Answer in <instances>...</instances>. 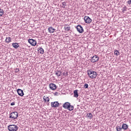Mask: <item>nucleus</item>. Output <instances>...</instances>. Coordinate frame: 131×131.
Returning <instances> with one entry per match:
<instances>
[{"instance_id": "1", "label": "nucleus", "mask_w": 131, "mask_h": 131, "mask_svg": "<svg viewBox=\"0 0 131 131\" xmlns=\"http://www.w3.org/2000/svg\"><path fill=\"white\" fill-rule=\"evenodd\" d=\"M62 107H63L64 109H68L69 111H73V109H74L73 105H71L69 102L64 103L63 104Z\"/></svg>"}, {"instance_id": "2", "label": "nucleus", "mask_w": 131, "mask_h": 131, "mask_svg": "<svg viewBox=\"0 0 131 131\" xmlns=\"http://www.w3.org/2000/svg\"><path fill=\"white\" fill-rule=\"evenodd\" d=\"M88 75L90 78H96L97 77V72L96 71H93L92 70H88L87 71Z\"/></svg>"}, {"instance_id": "3", "label": "nucleus", "mask_w": 131, "mask_h": 131, "mask_svg": "<svg viewBox=\"0 0 131 131\" xmlns=\"http://www.w3.org/2000/svg\"><path fill=\"white\" fill-rule=\"evenodd\" d=\"M18 113L17 112H13L10 114L9 118H12V119L15 120L18 118Z\"/></svg>"}, {"instance_id": "4", "label": "nucleus", "mask_w": 131, "mask_h": 131, "mask_svg": "<svg viewBox=\"0 0 131 131\" xmlns=\"http://www.w3.org/2000/svg\"><path fill=\"white\" fill-rule=\"evenodd\" d=\"M8 128L9 131H17L18 126L16 125H9Z\"/></svg>"}, {"instance_id": "5", "label": "nucleus", "mask_w": 131, "mask_h": 131, "mask_svg": "<svg viewBox=\"0 0 131 131\" xmlns=\"http://www.w3.org/2000/svg\"><path fill=\"white\" fill-rule=\"evenodd\" d=\"M28 42H29V43L30 45H31V46H33V47H35V46H36V40L33 39H28Z\"/></svg>"}, {"instance_id": "6", "label": "nucleus", "mask_w": 131, "mask_h": 131, "mask_svg": "<svg viewBox=\"0 0 131 131\" xmlns=\"http://www.w3.org/2000/svg\"><path fill=\"white\" fill-rule=\"evenodd\" d=\"M99 61V57L97 56V55H95L93 56L91 59V61L92 63H96V62H98Z\"/></svg>"}, {"instance_id": "7", "label": "nucleus", "mask_w": 131, "mask_h": 131, "mask_svg": "<svg viewBox=\"0 0 131 131\" xmlns=\"http://www.w3.org/2000/svg\"><path fill=\"white\" fill-rule=\"evenodd\" d=\"M76 29L77 30L78 32H79V33H83V28H82L81 27V26L80 25H78L77 27H76Z\"/></svg>"}, {"instance_id": "8", "label": "nucleus", "mask_w": 131, "mask_h": 131, "mask_svg": "<svg viewBox=\"0 0 131 131\" xmlns=\"http://www.w3.org/2000/svg\"><path fill=\"white\" fill-rule=\"evenodd\" d=\"M84 20L85 23H86L87 24H90V23L92 22V19H91V18H90V17L88 16L84 17Z\"/></svg>"}, {"instance_id": "9", "label": "nucleus", "mask_w": 131, "mask_h": 131, "mask_svg": "<svg viewBox=\"0 0 131 131\" xmlns=\"http://www.w3.org/2000/svg\"><path fill=\"white\" fill-rule=\"evenodd\" d=\"M51 106L53 107V108H57V107H59V102L58 101L51 102Z\"/></svg>"}, {"instance_id": "10", "label": "nucleus", "mask_w": 131, "mask_h": 131, "mask_svg": "<svg viewBox=\"0 0 131 131\" xmlns=\"http://www.w3.org/2000/svg\"><path fill=\"white\" fill-rule=\"evenodd\" d=\"M17 92L18 95L20 97H23V96H24V92H23V90L21 89H17Z\"/></svg>"}, {"instance_id": "11", "label": "nucleus", "mask_w": 131, "mask_h": 131, "mask_svg": "<svg viewBox=\"0 0 131 131\" xmlns=\"http://www.w3.org/2000/svg\"><path fill=\"white\" fill-rule=\"evenodd\" d=\"M48 32H49V33H54V32H55V30H56V29H54V28L52 27H50L48 29Z\"/></svg>"}, {"instance_id": "12", "label": "nucleus", "mask_w": 131, "mask_h": 131, "mask_svg": "<svg viewBox=\"0 0 131 131\" xmlns=\"http://www.w3.org/2000/svg\"><path fill=\"white\" fill-rule=\"evenodd\" d=\"M50 89H51V90H56V89H57V86L56 85V84H54V83H50Z\"/></svg>"}, {"instance_id": "13", "label": "nucleus", "mask_w": 131, "mask_h": 131, "mask_svg": "<svg viewBox=\"0 0 131 131\" xmlns=\"http://www.w3.org/2000/svg\"><path fill=\"white\" fill-rule=\"evenodd\" d=\"M12 47H13L14 49H18V48H19L20 46H19V44H18L17 43H13Z\"/></svg>"}, {"instance_id": "14", "label": "nucleus", "mask_w": 131, "mask_h": 131, "mask_svg": "<svg viewBox=\"0 0 131 131\" xmlns=\"http://www.w3.org/2000/svg\"><path fill=\"white\" fill-rule=\"evenodd\" d=\"M78 90H75L74 91V94L75 98H78Z\"/></svg>"}, {"instance_id": "15", "label": "nucleus", "mask_w": 131, "mask_h": 131, "mask_svg": "<svg viewBox=\"0 0 131 131\" xmlns=\"http://www.w3.org/2000/svg\"><path fill=\"white\" fill-rule=\"evenodd\" d=\"M128 127V125H127L126 124H123L122 126V129H127V128Z\"/></svg>"}, {"instance_id": "16", "label": "nucleus", "mask_w": 131, "mask_h": 131, "mask_svg": "<svg viewBox=\"0 0 131 131\" xmlns=\"http://www.w3.org/2000/svg\"><path fill=\"white\" fill-rule=\"evenodd\" d=\"M55 75H57L58 77L61 76V72L60 71H57L56 72H55Z\"/></svg>"}, {"instance_id": "17", "label": "nucleus", "mask_w": 131, "mask_h": 131, "mask_svg": "<svg viewBox=\"0 0 131 131\" xmlns=\"http://www.w3.org/2000/svg\"><path fill=\"white\" fill-rule=\"evenodd\" d=\"M11 39H12L10 37H9L8 38L6 37L5 41H6V42H7V43H9V42H11Z\"/></svg>"}, {"instance_id": "18", "label": "nucleus", "mask_w": 131, "mask_h": 131, "mask_svg": "<svg viewBox=\"0 0 131 131\" xmlns=\"http://www.w3.org/2000/svg\"><path fill=\"white\" fill-rule=\"evenodd\" d=\"M43 100H44L45 102H47V101L49 102L50 98H49V97L44 96Z\"/></svg>"}, {"instance_id": "19", "label": "nucleus", "mask_w": 131, "mask_h": 131, "mask_svg": "<svg viewBox=\"0 0 131 131\" xmlns=\"http://www.w3.org/2000/svg\"><path fill=\"white\" fill-rule=\"evenodd\" d=\"M127 10V8L126 7V6H124L122 7V12L123 13H124V12H126Z\"/></svg>"}, {"instance_id": "20", "label": "nucleus", "mask_w": 131, "mask_h": 131, "mask_svg": "<svg viewBox=\"0 0 131 131\" xmlns=\"http://www.w3.org/2000/svg\"><path fill=\"white\" fill-rule=\"evenodd\" d=\"M86 116L88 117H89L90 119H92V118H93V114H92V113H89L86 115Z\"/></svg>"}, {"instance_id": "21", "label": "nucleus", "mask_w": 131, "mask_h": 131, "mask_svg": "<svg viewBox=\"0 0 131 131\" xmlns=\"http://www.w3.org/2000/svg\"><path fill=\"white\" fill-rule=\"evenodd\" d=\"M114 54L117 56H119L120 55V54L119 53V52H118V51L117 50H115Z\"/></svg>"}, {"instance_id": "22", "label": "nucleus", "mask_w": 131, "mask_h": 131, "mask_svg": "<svg viewBox=\"0 0 131 131\" xmlns=\"http://www.w3.org/2000/svg\"><path fill=\"white\" fill-rule=\"evenodd\" d=\"M39 50L40 51V54H44L45 53V51L43 50V49H42V48H40Z\"/></svg>"}, {"instance_id": "23", "label": "nucleus", "mask_w": 131, "mask_h": 131, "mask_svg": "<svg viewBox=\"0 0 131 131\" xmlns=\"http://www.w3.org/2000/svg\"><path fill=\"white\" fill-rule=\"evenodd\" d=\"M64 29L66 31H69L70 30V27H64Z\"/></svg>"}, {"instance_id": "24", "label": "nucleus", "mask_w": 131, "mask_h": 131, "mask_svg": "<svg viewBox=\"0 0 131 131\" xmlns=\"http://www.w3.org/2000/svg\"><path fill=\"white\" fill-rule=\"evenodd\" d=\"M5 12H4V10H3V9H0V17H2V16H3V14Z\"/></svg>"}, {"instance_id": "25", "label": "nucleus", "mask_w": 131, "mask_h": 131, "mask_svg": "<svg viewBox=\"0 0 131 131\" xmlns=\"http://www.w3.org/2000/svg\"><path fill=\"white\" fill-rule=\"evenodd\" d=\"M121 129H122V127H120L119 126L116 127L117 131H121Z\"/></svg>"}, {"instance_id": "26", "label": "nucleus", "mask_w": 131, "mask_h": 131, "mask_svg": "<svg viewBox=\"0 0 131 131\" xmlns=\"http://www.w3.org/2000/svg\"><path fill=\"white\" fill-rule=\"evenodd\" d=\"M84 89H88V88H89V84H87V83H85V84H84Z\"/></svg>"}, {"instance_id": "27", "label": "nucleus", "mask_w": 131, "mask_h": 131, "mask_svg": "<svg viewBox=\"0 0 131 131\" xmlns=\"http://www.w3.org/2000/svg\"><path fill=\"white\" fill-rule=\"evenodd\" d=\"M62 7H64V8H65V7H66V2H64L63 3H62Z\"/></svg>"}, {"instance_id": "28", "label": "nucleus", "mask_w": 131, "mask_h": 131, "mask_svg": "<svg viewBox=\"0 0 131 131\" xmlns=\"http://www.w3.org/2000/svg\"><path fill=\"white\" fill-rule=\"evenodd\" d=\"M63 75L64 76H67V75H68V73L67 72L63 73Z\"/></svg>"}, {"instance_id": "29", "label": "nucleus", "mask_w": 131, "mask_h": 131, "mask_svg": "<svg viewBox=\"0 0 131 131\" xmlns=\"http://www.w3.org/2000/svg\"><path fill=\"white\" fill-rule=\"evenodd\" d=\"M127 3V4H128V5H130V4H131V0L128 1Z\"/></svg>"}, {"instance_id": "30", "label": "nucleus", "mask_w": 131, "mask_h": 131, "mask_svg": "<svg viewBox=\"0 0 131 131\" xmlns=\"http://www.w3.org/2000/svg\"><path fill=\"white\" fill-rule=\"evenodd\" d=\"M11 106H14L15 105V102H12L10 104Z\"/></svg>"}, {"instance_id": "31", "label": "nucleus", "mask_w": 131, "mask_h": 131, "mask_svg": "<svg viewBox=\"0 0 131 131\" xmlns=\"http://www.w3.org/2000/svg\"><path fill=\"white\" fill-rule=\"evenodd\" d=\"M58 92H55V96H58Z\"/></svg>"}, {"instance_id": "32", "label": "nucleus", "mask_w": 131, "mask_h": 131, "mask_svg": "<svg viewBox=\"0 0 131 131\" xmlns=\"http://www.w3.org/2000/svg\"><path fill=\"white\" fill-rule=\"evenodd\" d=\"M17 71H19V69H17Z\"/></svg>"}, {"instance_id": "33", "label": "nucleus", "mask_w": 131, "mask_h": 131, "mask_svg": "<svg viewBox=\"0 0 131 131\" xmlns=\"http://www.w3.org/2000/svg\"><path fill=\"white\" fill-rule=\"evenodd\" d=\"M17 71H19V69H17Z\"/></svg>"}]
</instances>
